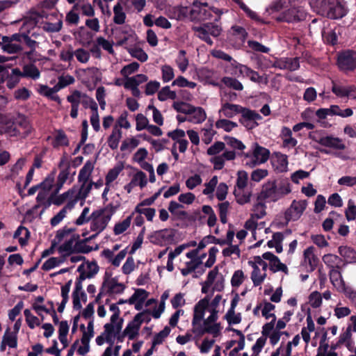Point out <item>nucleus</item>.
I'll list each match as a JSON object with an SVG mask.
<instances>
[{"label": "nucleus", "mask_w": 356, "mask_h": 356, "mask_svg": "<svg viewBox=\"0 0 356 356\" xmlns=\"http://www.w3.org/2000/svg\"><path fill=\"white\" fill-rule=\"evenodd\" d=\"M181 13H189V18L191 20L204 21L212 17V13L217 14L219 17L222 12L218 8L209 6L207 2L202 3L199 0H195L193 7L190 9L184 8L181 10Z\"/></svg>", "instance_id": "20e7f679"}, {"label": "nucleus", "mask_w": 356, "mask_h": 356, "mask_svg": "<svg viewBox=\"0 0 356 356\" xmlns=\"http://www.w3.org/2000/svg\"><path fill=\"white\" fill-rule=\"evenodd\" d=\"M13 73L15 75H19L22 77L31 78L33 80L39 79L40 76L39 70L33 63L24 65L22 72L17 67L13 68Z\"/></svg>", "instance_id": "412c9836"}, {"label": "nucleus", "mask_w": 356, "mask_h": 356, "mask_svg": "<svg viewBox=\"0 0 356 356\" xmlns=\"http://www.w3.org/2000/svg\"><path fill=\"white\" fill-rule=\"evenodd\" d=\"M193 30L200 39L204 40L209 45L213 44V41L210 35L218 37L220 35L222 31L221 27L213 23H205L199 26H193Z\"/></svg>", "instance_id": "1a4fd4ad"}, {"label": "nucleus", "mask_w": 356, "mask_h": 356, "mask_svg": "<svg viewBox=\"0 0 356 356\" xmlns=\"http://www.w3.org/2000/svg\"><path fill=\"white\" fill-rule=\"evenodd\" d=\"M172 234L168 229H161L156 232L152 236V241L159 245H164L172 239Z\"/></svg>", "instance_id": "c85d7f7f"}, {"label": "nucleus", "mask_w": 356, "mask_h": 356, "mask_svg": "<svg viewBox=\"0 0 356 356\" xmlns=\"http://www.w3.org/2000/svg\"><path fill=\"white\" fill-rule=\"evenodd\" d=\"M104 332L96 338V343L99 346H102L105 341L111 345V321L107 323L104 325Z\"/></svg>", "instance_id": "a19ab883"}, {"label": "nucleus", "mask_w": 356, "mask_h": 356, "mask_svg": "<svg viewBox=\"0 0 356 356\" xmlns=\"http://www.w3.org/2000/svg\"><path fill=\"white\" fill-rule=\"evenodd\" d=\"M215 127L218 129L223 130L225 132H230L238 127V124L229 120L228 118L220 117V118L216 121Z\"/></svg>", "instance_id": "473e14b6"}, {"label": "nucleus", "mask_w": 356, "mask_h": 356, "mask_svg": "<svg viewBox=\"0 0 356 356\" xmlns=\"http://www.w3.org/2000/svg\"><path fill=\"white\" fill-rule=\"evenodd\" d=\"M122 3H124L123 0H120L113 8V12L115 14L114 22L116 24H123L126 19V14L123 12Z\"/></svg>", "instance_id": "603ef678"}, {"label": "nucleus", "mask_w": 356, "mask_h": 356, "mask_svg": "<svg viewBox=\"0 0 356 356\" xmlns=\"http://www.w3.org/2000/svg\"><path fill=\"white\" fill-rule=\"evenodd\" d=\"M148 77L143 74H138L131 77H127L124 82V87L131 90L134 97L140 98L141 92L138 88V86L147 82Z\"/></svg>", "instance_id": "4468645a"}, {"label": "nucleus", "mask_w": 356, "mask_h": 356, "mask_svg": "<svg viewBox=\"0 0 356 356\" xmlns=\"http://www.w3.org/2000/svg\"><path fill=\"white\" fill-rule=\"evenodd\" d=\"M275 309V306L269 302H264L262 304L261 315L266 319L272 318V320L276 321V316L273 313Z\"/></svg>", "instance_id": "5fc2aeb1"}, {"label": "nucleus", "mask_w": 356, "mask_h": 356, "mask_svg": "<svg viewBox=\"0 0 356 356\" xmlns=\"http://www.w3.org/2000/svg\"><path fill=\"white\" fill-rule=\"evenodd\" d=\"M82 184L79 189V191L76 193V196L82 201L81 203V206H83L84 204L85 199L88 197L92 186L93 185V181H90V183H84L81 182Z\"/></svg>", "instance_id": "6e6d98bb"}, {"label": "nucleus", "mask_w": 356, "mask_h": 356, "mask_svg": "<svg viewBox=\"0 0 356 356\" xmlns=\"http://www.w3.org/2000/svg\"><path fill=\"white\" fill-rule=\"evenodd\" d=\"M350 86H344L341 83L332 81V91L339 97H344L347 95Z\"/></svg>", "instance_id": "e2e57ef3"}, {"label": "nucleus", "mask_w": 356, "mask_h": 356, "mask_svg": "<svg viewBox=\"0 0 356 356\" xmlns=\"http://www.w3.org/2000/svg\"><path fill=\"white\" fill-rule=\"evenodd\" d=\"M148 156V152L147 150L144 148L141 147L139 148L135 154L133 155L132 159L134 162L139 164V165L144 169L145 165H151L148 162L145 161V159H147Z\"/></svg>", "instance_id": "4c0bfd02"}, {"label": "nucleus", "mask_w": 356, "mask_h": 356, "mask_svg": "<svg viewBox=\"0 0 356 356\" xmlns=\"http://www.w3.org/2000/svg\"><path fill=\"white\" fill-rule=\"evenodd\" d=\"M236 158V153L232 150H225L220 155L213 156L210 162L213 165V168L217 170H222L226 161H232Z\"/></svg>", "instance_id": "aec40b11"}, {"label": "nucleus", "mask_w": 356, "mask_h": 356, "mask_svg": "<svg viewBox=\"0 0 356 356\" xmlns=\"http://www.w3.org/2000/svg\"><path fill=\"white\" fill-rule=\"evenodd\" d=\"M248 181V174L244 170L237 172L236 186L234 189H245Z\"/></svg>", "instance_id": "052dcab7"}, {"label": "nucleus", "mask_w": 356, "mask_h": 356, "mask_svg": "<svg viewBox=\"0 0 356 356\" xmlns=\"http://www.w3.org/2000/svg\"><path fill=\"white\" fill-rule=\"evenodd\" d=\"M330 280L337 291H346V284L342 278L341 272L337 268L330 269L329 272Z\"/></svg>", "instance_id": "a878e982"}, {"label": "nucleus", "mask_w": 356, "mask_h": 356, "mask_svg": "<svg viewBox=\"0 0 356 356\" xmlns=\"http://www.w3.org/2000/svg\"><path fill=\"white\" fill-rule=\"evenodd\" d=\"M106 294L111 295V274L109 273L108 268L105 273L104 280L102 286L100 289L99 293L97 295L95 301L97 302L101 297Z\"/></svg>", "instance_id": "c756f323"}, {"label": "nucleus", "mask_w": 356, "mask_h": 356, "mask_svg": "<svg viewBox=\"0 0 356 356\" xmlns=\"http://www.w3.org/2000/svg\"><path fill=\"white\" fill-rule=\"evenodd\" d=\"M111 217V204L104 209L94 211L91 214L90 230L97 234L104 229Z\"/></svg>", "instance_id": "0eeeda50"}, {"label": "nucleus", "mask_w": 356, "mask_h": 356, "mask_svg": "<svg viewBox=\"0 0 356 356\" xmlns=\"http://www.w3.org/2000/svg\"><path fill=\"white\" fill-rule=\"evenodd\" d=\"M202 211L205 215L202 218L206 216L208 217L207 222L208 226L210 227H213L216 223L217 217L212 207L209 205H204L202 207Z\"/></svg>", "instance_id": "09e8293b"}, {"label": "nucleus", "mask_w": 356, "mask_h": 356, "mask_svg": "<svg viewBox=\"0 0 356 356\" xmlns=\"http://www.w3.org/2000/svg\"><path fill=\"white\" fill-rule=\"evenodd\" d=\"M255 219V218L251 216V218L245 222V227L246 229L252 232V236L255 240L259 239L258 242L255 244L256 247H259L264 241V238H260V237L264 234H268L270 232V228L264 227V222L258 225Z\"/></svg>", "instance_id": "ddd939ff"}, {"label": "nucleus", "mask_w": 356, "mask_h": 356, "mask_svg": "<svg viewBox=\"0 0 356 356\" xmlns=\"http://www.w3.org/2000/svg\"><path fill=\"white\" fill-rule=\"evenodd\" d=\"M309 137L323 146L330 147L336 150H343L346 148V145L343 140L337 137L332 136H320L317 131L310 132Z\"/></svg>", "instance_id": "9d476101"}, {"label": "nucleus", "mask_w": 356, "mask_h": 356, "mask_svg": "<svg viewBox=\"0 0 356 356\" xmlns=\"http://www.w3.org/2000/svg\"><path fill=\"white\" fill-rule=\"evenodd\" d=\"M202 301H204L206 303V307L204 308V312H208L209 313L218 314L219 312L220 303L221 301H222V297L221 295L217 294L210 302V298L207 296L204 298L199 300L196 304H200Z\"/></svg>", "instance_id": "b1692460"}, {"label": "nucleus", "mask_w": 356, "mask_h": 356, "mask_svg": "<svg viewBox=\"0 0 356 356\" xmlns=\"http://www.w3.org/2000/svg\"><path fill=\"white\" fill-rule=\"evenodd\" d=\"M140 144V140L136 137L127 138L124 140L120 145V150L125 153H130Z\"/></svg>", "instance_id": "e433bc0d"}, {"label": "nucleus", "mask_w": 356, "mask_h": 356, "mask_svg": "<svg viewBox=\"0 0 356 356\" xmlns=\"http://www.w3.org/2000/svg\"><path fill=\"white\" fill-rule=\"evenodd\" d=\"M243 107L238 104L227 102H222L220 108L218 111L219 116L228 119L233 118L238 114H241Z\"/></svg>", "instance_id": "6ab92c4d"}, {"label": "nucleus", "mask_w": 356, "mask_h": 356, "mask_svg": "<svg viewBox=\"0 0 356 356\" xmlns=\"http://www.w3.org/2000/svg\"><path fill=\"white\" fill-rule=\"evenodd\" d=\"M148 296V293L142 289H137L134 293L130 297L128 300H120L118 304H121L123 302H128L129 304H134L136 302H145L146 298Z\"/></svg>", "instance_id": "58836bf2"}, {"label": "nucleus", "mask_w": 356, "mask_h": 356, "mask_svg": "<svg viewBox=\"0 0 356 356\" xmlns=\"http://www.w3.org/2000/svg\"><path fill=\"white\" fill-rule=\"evenodd\" d=\"M54 181V179H46L40 184L33 186L31 187L28 191V195H32L35 194V193L39 189L42 188L44 191H49L52 187V183Z\"/></svg>", "instance_id": "bf43d9fd"}, {"label": "nucleus", "mask_w": 356, "mask_h": 356, "mask_svg": "<svg viewBox=\"0 0 356 356\" xmlns=\"http://www.w3.org/2000/svg\"><path fill=\"white\" fill-rule=\"evenodd\" d=\"M133 215L134 213L127 216L122 221L117 222L113 228V232L115 234L119 235L120 234H122L130 227Z\"/></svg>", "instance_id": "49530a36"}, {"label": "nucleus", "mask_w": 356, "mask_h": 356, "mask_svg": "<svg viewBox=\"0 0 356 356\" xmlns=\"http://www.w3.org/2000/svg\"><path fill=\"white\" fill-rule=\"evenodd\" d=\"M225 148V144L221 141L215 142L211 145L207 150V153L209 156H218V154L222 152Z\"/></svg>", "instance_id": "774afa93"}, {"label": "nucleus", "mask_w": 356, "mask_h": 356, "mask_svg": "<svg viewBox=\"0 0 356 356\" xmlns=\"http://www.w3.org/2000/svg\"><path fill=\"white\" fill-rule=\"evenodd\" d=\"M113 335L118 334L122 327V319L118 318L119 309L113 304Z\"/></svg>", "instance_id": "37998d69"}, {"label": "nucleus", "mask_w": 356, "mask_h": 356, "mask_svg": "<svg viewBox=\"0 0 356 356\" xmlns=\"http://www.w3.org/2000/svg\"><path fill=\"white\" fill-rule=\"evenodd\" d=\"M252 155L253 157V165L261 164L266 162L269 158L270 152L265 147L254 144Z\"/></svg>", "instance_id": "4be33fe9"}, {"label": "nucleus", "mask_w": 356, "mask_h": 356, "mask_svg": "<svg viewBox=\"0 0 356 356\" xmlns=\"http://www.w3.org/2000/svg\"><path fill=\"white\" fill-rule=\"evenodd\" d=\"M56 135L51 143L54 148H58L60 146L67 147L70 145L69 139L62 129L56 131Z\"/></svg>", "instance_id": "72a5a7b5"}, {"label": "nucleus", "mask_w": 356, "mask_h": 356, "mask_svg": "<svg viewBox=\"0 0 356 356\" xmlns=\"http://www.w3.org/2000/svg\"><path fill=\"white\" fill-rule=\"evenodd\" d=\"M323 261L330 269H333L339 268L341 260L337 255L327 254L323 257Z\"/></svg>", "instance_id": "3c124183"}, {"label": "nucleus", "mask_w": 356, "mask_h": 356, "mask_svg": "<svg viewBox=\"0 0 356 356\" xmlns=\"http://www.w3.org/2000/svg\"><path fill=\"white\" fill-rule=\"evenodd\" d=\"M274 67L280 70H289L290 71L297 70L300 67L298 58H282L274 63Z\"/></svg>", "instance_id": "5701e85b"}, {"label": "nucleus", "mask_w": 356, "mask_h": 356, "mask_svg": "<svg viewBox=\"0 0 356 356\" xmlns=\"http://www.w3.org/2000/svg\"><path fill=\"white\" fill-rule=\"evenodd\" d=\"M170 328L168 326H165L161 332L156 334L152 340L153 347L161 344L165 339L170 334Z\"/></svg>", "instance_id": "69168bd1"}, {"label": "nucleus", "mask_w": 356, "mask_h": 356, "mask_svg": "<svg viewBox=\"0 0 356 356\" xmlns=\"http://www.w3.org/2000/svg\"><path fill=\"white\" fill-rule=\"evenodd\" d=\"M266 341L267 339L264 336H261L259 337L252 347L251 356H259V353L265 346Z\"/></svg>", "instance_id": "338daca9"}, {"label": "nucleus", "mask_w": 356, "mask_h": 356, "mask_svg": "<svg viewBox=\"0 0 356 356\" xmlns=\"http://www.w3.org/2000/svg\"><path fill=\"white\" fill-rule=\"evenodd\" d=\"M167 136L172 140L175 141L173 147H175L176 145L178 144V149L181 153H184L186 151L188 145V142L185 138L186 134L184 130L177 129L173 131H169L167 134Z\"/></svg>", "instance_id": "a211bd4d"}, {"label": "nucleus", "mask_w": 356, "mask_h": 356, "mask_svg": "<svg viewBox=\"0 0 356 356\" xmlns=\"http://www.w3.org/2000/svg\"><path fill=\"white\" fill-rule=\"evenodd\" d=\"M280 136L284 147H294L298 143L297 140L292 136L291 130L287 127H282Z\"/></svg>", "instance_id": "7c9ffc66"}, {"label": "nucleus", "mask_w": 356, "mask_h": 356, "mask_svg": "<svg viewBox=\"0 0 356 356\" xmlns=\"http://www.w3.org/2000/svg\"><path fill=\"white\" fill-rule=\"evenodd\" d=\"M305 17L306 12L302 7H291L276 17V19L290 23L304 20Z\"/></svg>", "instance_id": "f8f14e48"}, {"label": "nucleus", "mask_w": 356, "mask_h": 356, "mask_svg": "<svg viewBox=\"0 0 356 356\" xmlns=\"http://www.w3.org/2000/svg\"><path fill=\"white\" fill-rule=\"evenodd\" d=\"M197 83L193 81H189L183 76H177L172 82V86H177L179 88L187 87L189 88H195Z\"/></svg>", "instance_id": "0e129e2a"}, {"label": "nucleus", "mask_w": 356, "mask_h": 356, "mask_svg": "<svg viewBox=\"0 0 356 356\" xmlns=\"http://www.w3.org/2000/svg\"><path fill=\"white\" fill-rule=\"evenodd\" d=\"M247 280V276L242 270H236L232 278L231 284L234 288L239 287Z\"/></svg>", "instance_id": "4d7b16f0"}, {"label": "nucleus", "mask_w": 356, "mask_h": 356, "mask_svg": "<svg viewBox=\"0 0 356 356\" xmlns=\"http://www.w3.org/2000/svg\"><path fill=\"white\" fill-rule=\"evenodd\" d=\"M308 202L306 200H294L290 207L285 211V219L286 222L291 220H298L307 209Z\"/></svg>", "instance_id": "9b49d317"}, {"label": "nucleus", "mask_w": 356, "mask_h": 356, "mask_svg": "<svg viewBox=\"0 0 356 356\" xmlns=\"http://www.w3.org/2000/svg\"><path fill=\"white\" fill-rule=\"evenodd\" d=\"M75 193L76 190L74 187L58 196H54L56 194H53L54 200H52V203L55 205L60 206L63 204L66 200L72 198L73 197V195Z\"/></svg>", "instance_id": "864d4df0"}, {"label": "nucleus", "mask_w": 356, "mask_h": 356, "mask_svg": "<svg viewBox=\"0 0 356 356\" xmlns=\"http://www.w3.org/2000/svg\"><path fill=\"white\" fill-rule=\"evenodd\" d=\"M291 191V185L288 181H281L277 184L275 180L268 181L262 186L257 198L259 200L276 202L290 193Z\"/></svg>", "instance_id": "f03ea898"}, {"label": "nucleus", "mask_w": 356, "mask_h": 356, "mask_svg": "<svg viewBox=\"0 0 356 356\" xmlns=\"http://www.w3.org/2000/svg\"><path fill=\"white\" fill-rule=\"evenodd\" d=\"M140 325L134 319L128 324L124 331V335L129 339H134L138 334Z\"/></svg>", "instance_id": "8fccbe9b"}, {"label": "nucleus", "mask_w": 356, "mask_h": 356, "mask_svg": "<svg viewBox=\"0 0 356 356\" xmlns=\"http://www.w3.org/2000/svg\"><path fill=\"white\" fill-rule=\"evenodd\" d=\"M15 124L25 130L26 135L31 133V126L28 118L23 114L18 113L17 116H15Z\"/></svg>", "instance_id": "13d9d810"}, {"label": "nucleus", "mask_w": 356, "mask_h": 356, "mask_svg": "<svg viewBox=\"0 0 356 356\" xmlns=\"http://www.w3.org/2000/svg\"><path fill=\"white\" fill-rule=\"evenodd\" d=\"M218 183V177L216 175L213 176L209 181L204 184V188L202 191V194L208 197H212Z\"/></svg>", "instance_id": "a18cd8bd"}, {"label": "nucleus", "mask_w": 356, "mask_h": 356, "mask_svg": "<svg viewBox=\"0 0 356 356\" xmlns=\"http://www.w3.org/2000/svg\"><path fill=\"white\" fill-rule=\"evenodd\" d=\"M94 165L93 163L88 161L84 164V165L82 167V168L80 170L79 176H78V181L79 182H84L88 183L89 177L91 175V172L93 170Z\"/></svg>", "instance_id": "c9c22d12"}, {"label": "nucleus", "mask_w": 356, "mask_h": 356, "mask_svg": "<svg viewBox=\"0 0 356 356\" xmlns=\"http://www.w3.org/2000/svg\"><path fill=\"white\" fill-rule=\"evenodd\" d=\"M168 209L177 219L184 220L188 217V213L184 210V206L176 201L170 202Z\"/></svg>", "instance_id": "cd10ccee"}, {"label": "nucleus", "mask_w": 356, "mask_h": 356, "mask_svg": "<svg viewBox=\"0 0 356 356\" xmlns=\"http://www.w3.org/2000/svg\"><path fill=\"white\" fill-rule=\"evenodd\" d=\"M319 11L330 18L338 19L346 14V10L342 0H318Z\"/></svg>", "instance_id": "39448f33"}, {"label": "nucleus", "mask_w": 356, "mask_h": 356, "mask_svg": "<svg viewBox=\"0 0 356 356\" xmlns=\"http://www.w3.org/2000/svg\"><path fill=\"white\" fill-rule=\"evenodd\" d=\"M205 304L204 301H202L200 304H195L194 306L192 320L193 331L198 334L209 333L213 337H217L221 330L220 324L217 322L218 315L209 313V316L204 318Z\"/></svg>", "instance_id": "f257e3e1"}, {"label": "nucleus", "mask_w": 356, "mask_h": 356, "mask_svg": "<svg viewBox=\"0 0 356 356\" xmlns=\"http://www.w3.org/2000/svg\"><path fill=\"white\" fill-rule=\"evenodd\" d=\"M177 98L176 92L171 90L170 86H167L162 88L158 92V99L161 102H165L168 99L174 100Z\"/></svg>", "instance_id": "de8ad7c7"}, {"label": "nucleus", "mask_w": 356, "mask_h": 356, "mask_svg": "<svg viewBox=\"0 0 356 356\" xmlns=\"http://www.w3.org/2000/svg\"><path fill=\"white\" fill-rule=\"evenodd\" d=\"M304 262L309 264L310 269L312 270L316 265V257L314 254V248L310 246L304 251Z\"/></svg>", "instance_id": "c03bdc74"}, {"label": "nucleus", "mask_w": 356, "mask_h": 356, "mask_svg": "<svg viewBox=\"0 0 356 356\" xmlns=\"http://www.w3.org/2000/svg\"><path fill=\"white\" fill-rule=\"evenodd\" d=\"M130 55L140 62H145L148 59L147 54L140 47H134L127 49Z\"/></svg>", "instance_id": "680f3d73"}, {"label": "nucleus", "mask_w": 356, "mask_h": 356, "mask_svg": "<svg viewBox=\"0 0 356 356\" xmlns=\"http://www.w3.org/2000/svg\"><path fill=\"white\" fill-rule=\"evenodd\" d=\"M241 114V118L239 122L248 129L255 128L258 125V121L262 119L261 116L256 111L244 107Z\"/></svg>", "instance_id": "2eb2a0df"}, {"label": "nucleus", "mask_w": 356, "mask_h": 356, "mask_svg": "<svg viewBox=\"0 0 356 356\" xmlns=\"http://www.w3.org/2000/svg\"><path fill=\"white\" fill-rule=\"evenodd\" d=\"M224 277L219 273L218 267L216 266L209 272L207 280L202 284V292L207 293L213 291H221L224 289Z\"/></svg>", "instance_id": "6e6552de"}, {"label": "nucleus", "mask_w": 356, "mask_h": 356, "mask_svg": "<svg viewBox=\"0 0 356 356\" xmlns=\"http://www.w3.org/2000/svg\"><path fill=\"white\" fill-rule=\"evenodd\" d=\"M206 118L207 114L202 108L193 106L187 117V121L193 124H200L203 122Z\"/></svg>", "instance_id": "bb28decb"}, {"label": "nucleus", "mask_w": 356, "mask_h": 356, "mask_svg": "<svg viewBox=\"0 0 356 356\" xmlns=\"http://www.w3.org/2000/svg\"><path fill=\"white\" fill-rule=\"evenodd\" d=\"M186 54V53L184 50H180L175 59V63L181 73L186 71L189 65V61Z\"/></svg>", "instance_id": "ea45409f"}, {"label": "nucleus", "mask_w": 356, "mask_h": 356, "mask_svg": "<svg viewBox=\"0 0 356 356\" xmlns=\"http://www.w3.org/2000/svg\"><path fill=\"white\" fill-rule=\"evenodd\" d=\"M74 243L72 240L69 239L58 247V251L60 254H62L61 257L65 259L66 257L74 254Z\"/></svg>", "instance_id": "79ce46f5"}, {"label": "nucleus", "mask_w": 356, "mask_h": 356, "mask_svg": "<svg viewBox=\"0 0 356 356\" xmlns=\"http://www.w3.org/2000/svg\"><path fill=\"white\" fill-rule=\"evenodd\" d=\"M58 168L61 169L57 179L65 182L68 179L70 173V164L65 156L60 159L58 163Z\"/></svg>", "instance_id": "2f4dec72"}, {"label": "nucleus", "mask_w": 356, "mask_h": 356, "mask_svg": "<svg viewBox=\"0 0 356 356\" xmlns=\"http://www.w3.org/2000/svg\"><path fill=\"white\" fill-rule=\"evenodd\" d=\"M270 162L273 170L277 173L287 172L288 156L280 152H275L271 156Z\"/></svg>", "instance_id": "f3484780"}, {"label": "nucleus", "mask_w": 356, "mask_h": 356, "mask_svg": "<svg viewBox=\"0 0 356 356\" xmlns=\"http://www.w3.org/2000/svg\"><path fill=\"white\" fill-rule=\"evenodd\" d=\"M252 268L250 275L251 280L254 286H259L264 283L267 276L268 264L261 257L256 256L248 262Z\"/></svg>", "instance_id": "423d86ee"}, {"label": "nucleus", "mask_w": 356, "mask_h": 356, "mask_svg": "<svg viewBox=\"0 0 356 356\" xmlns=\"http://www.w3.org/2000/svg\"><path fill=\"white\" fill-rule=\"evenodd\" d=\"M1 123L3 125V134H8L10 136H17L19 135V131L15 126V116H4L1 120Z\"/></svg>", "instance_id": "393cba45"}, {"label": "nucleus", "mask_w": 356, "mask_h": 356, "mask_svg": "<svg viewBox=\"0 0 356 356\" xmlns=\"http://www.w3.org/2000/svg\"><path fill=\"white\" fill-rule=\"evenodd\" d=\"M339 67L343 71H350L356 68V52L346 51L338 57Z\"/></svg>", "instance_id": "dca6fc26"}, {"label": "nucleus", "mask_w": 356, "mask_h": 356, "mask_svg": "<svg viewBox=\"0 0 356 356\" xmlns=\"http://www.w3.org/2000/svg\"><path fill=\"white\" fill-rule=\"evenodd\" d=\"M206 257V254L201 256L197 255V250H192L188 252L185 257L180 259L178 265V269L180 270L181 274L186 277L192 275L193 277H197V272L202 269L203 259Z\"/></svg>", "instance_id": "7ed1b4c3"}, {"label": "nucleus", "mask_w": 356, "mask_h": 356, "mask_svg": "<svg viewBox=\"0 0 356 356\" xmlns=\"http://www.w3.org/2000/svg\"><path fill=\"white\" fill-rule=\"evenodd\" d=\"M234 194L236 202L241 205L250 202L252 197V191L245 188L234 189Z\"/></svg>", "instance_id": "f704fd0d"}]
</instances>
